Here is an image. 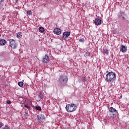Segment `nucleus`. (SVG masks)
Wrapping results in <instances>:
<instances>
[{"instance_id":"obj_17","label":"nucleus","mask_w":129,"mask_h":129,"mask_svg":"<svg viewBox=\"0 0 129 129\" xmlns=\"http://www.w3.org/2000/svg\"><path fill=\"white\" fill-rule=\"evenodd\" d=\"M108 53H109V52L108 51V50L107 49L104 50V51H103L104 55H107V56H108Z\"/></svg>"},{"instance_id":"obj_19","label":"nucleus","mask_w":129,"mask_h":129,"mask_svg":"<svg viewBox=\"0 0 129 129\" xmlns=\"http://www.w3.org/2000/svg\"><path fill=\"white\" fill-rule=\"evenodd\" d=\"M35 109L36 110H39V111H41L42 110V108H41V106H36Z\"/></svg>"},{"instance_id":"obj_16","label":"nucleus","mask_w":129,"mask_h":129,"mask_svg":"<svg viewBox=\"0 0 129 129\" xmlns=\"http://www.w3.org/2000/svg\"><path fill=\"white\" fill-rule=\"evenodd\" d=\"M39 32L40 33H44L45 32V29L43 27H39Z\"/></svg>"},{"instance_id":"obj_5","label":"nucleus","mask_w":129,"mask_h":129,"mask_svg":"<svg viewBox=\"0 0 129 129\" xmlns=\"http://www.w3.org/2000/svg\"><path fill=\"white\" fill-rule=\"evenodd\" d=\"M118 17L119 19L122 20V21H125V20H126V14H125V13L122 11H120L119 12Z\"/></svg>"},{"instance_id":"obj_27","label":"nucleus","mask_w":129,"mask_h":129,"mask_svg":"<svg viewBox=\"0 0 129 129\" xmlns=\"http://www.w3.org/2000/svg\"><path fill=\"white\" fill-rule=\"evenodd\" d=\"M7 104H11V103H12V101H11L10 100H7Z\"/></svg>"},{"instance_id":"obj_4","label":"nucleus","mask_w":129,"mask_h":129,"mask_svg":"<svg viewBox=\"0 0 129 129\" xmlns=\"http://www.w3.org/2000/svg\"><path fill=\"white\" fill-rule=\"evenodd\" d=\"M9 42H10V44H9L10 47H11L12 49H16V48H17V45L18 44H17V43H16V40L10 39L9 40Z\"/></svg>"},{"instance_id":"obj_26","label":"nucleus","mask_w":129,"mask_h":129,"mask_svg":"<svg viewBox=\"0 0 129 129\" xmlns=\"http://www.w3.org/2000/svg\"><path fill=\"white\" fill-rule=\"evenodd\" d=\"M4 55H5V53H4V52H1L0 53V56L1 57H4Z\"/></svg>"},{"instance_id":"obj_6","label":"nucleus","mask_w":129,"mask_h":129,"mask_svg":"<svg viewBox=\"0 0 129 129\" xmlns=\"http://www.w3.org/2000/svg\"><path fill=\"white\" fill-rule=\"evenodd\" d=\"M50 61V57L47 55V54H45L44 56L43 57L42 59V63H48Z\"/></svg>"},{"instance_id":"obj_25","label":"nucleus","mask_w":129,"mask_h":129,"mask_svg":"<svg viewBox=\"0 0 129 129\" xmlns=\"http://www.w3.org/2000/svg\"><path fill=\"white\" fill-rule=\"evenodd\" d=\"M79 42H81L82 43H83V42H84V41H85V39H84V38H81L80 39H79Z\"/></svg>"},{"instance_id":"obj_24","label":"nucleus","mask_w":129,"mask_h":129,"mask_svg":"<svg viewBox=\"0 0 129 129\" xmlns=\"http://www.w3.org/2000/svg\"><path fill=\"white\" fill-rule=\"evenodd\" d=\"M21 32H20V33H18V34H17V37H18V38H22V35H21Z\"/></svg>"},{"instance_id":"obj_32","label":"nucleus","mask_w":129,"mask_h":129,"mask_svg":"<svg viewBox=\"0 0 129 129\" xmlns=\"http://www.w3.org/2000/svg\"><path fill=\"white\" fill-rule=\"evenodd\" d=\"M0 37H1V34H0Z\"/></svg>"},{"instance_id":"obj_1","label":"nucleus","mask_w":129,"mask_h":129,"mask_svg":"<svg viewBox=\"0 0 129 129\" xmlns=\"http://www.w3.org/2000/svg\"><path fill=\"white\" fill-rule=\"evenodd\" d=\"M116 79V75L113 72H110L107 73L105 77V81L107 82H113Z\"/></svg>"},{"instance_id":"obj_14","label":"nucleus","mask_w":129,"mask_h":129,"mask_svg":"<svg viewBox=\"0 0 129 129\" xmlns=\"http://www.w3.org/2000/svg\"><path fill=\"white\" fill-rule=\"evenodd\" d=\"M7 44V41L5 39H0V46H5Z\"/></svg>"},{"instance_id":"obj_20","label":"nucleus","mask_w":129,"mask_h":129,"mask_svg":"<svg viewBox=\"0 0 129 129\" xmlns=\"http://www.w3.org/2000/svg\"><path fill=\"white\" fill-rule=\"evenodd\" d=\"M3 129H11V127L9 125H6Z\"/></svg>"},{"instance_id":"obj_28","label":"nucleus","mask_w":129,"mask_h":129,"mask_svg":"<svg viewBox=\"0 0 129 129\" xmlns=\"http://www.w3.org/2000/svg\"><path fill=\"white\" fill-rule=\"evenodd\" d=\"M24 115L25 116H28L29 115V113L28 112H25V114H24Z\"/></svg>"},{"instance_id":"obj_3","label":"nucleus","mask_w":129,"mask_h":129,"mask_svg":"<svg viewBox=\"0 0 129 129\" xmlns=\"http://www.w3.org/2000/svg\"><path fill=\"white\" fill-rule=\"evenodd\" d=\"M76 108H77V106H76V104L74 103L68 104L66 107V109L68 112L75 111V110H76Z\"/></svg>"},{"instance_id":"obj_13","label":"nucleus","mask_w":129,"mask_h":129,"mask_svg":"<svg viewBox=\"0 0 129 129\" xmlns=\"http://www.w3.org/2000/svg\"><path fill=\"white\" fill-rule=\"evenodd\" d=\"M37 119L39 122H43L44 120H45V117H42L41 116H39V115H37Z\"/></svg>"},{"instance_id":"obj_21","label":"nucleus","mask_w":129,"mask_h":129,"mask_svg":"<svg viewBox=\"0 0 129 129\" xmlns=\"http://www.w3.org/2000/svg\"><path fill=\"white\" fill-rule=\"evenodd\" d=\"M24 107H26V108H27V109H31V107L27 104H25Z\"/></svg>"},{"instance_id":"obj_22","label":"nucleus","mask_w":129,"mask_h":129,"mask_svg":"<svg viewBox=\"0 0 129 129\" xmlns=\"http://www.w3.org/2000/svg\"><path fill=\"white\" fill-rule=\"evenodd\" d=\"M85 55L87 57H89L90 56V52L87 51L86 52Z\"/></svg>"},{"instance_id":"obj_2","label":"nucleus","mask_w":129,"mask_h":129,"mask_svg":"<svg viewBox=\"0 0 129 129\" xmlns=\"http://www.w3.org/2000/svg\"><path fill=\"white\" fill-rule=\"evenodd\" d=\"M58 82L60 86H66L68 82V77L65 75L60 76L58 80Z\"/></svg>"},{"instance_id":"obj_8","label":"nucleus","mask_w":129,"mask_h":129,"mask_svg":"<svg viewBox=\"0 0 129 129\" xmlns=\"http://www.w3.org/2000/svg\"><path fill=\"white\" fill-rule=\"evenodd\" d=\"M120 51L122 53H125V52L127 51V47L123 45H121Z\"/></svg>"},{"instance_id":"obj_11","label":"nucleus","mask_w":129,"mask_h":129,"mask_svg":"<svg viewBox=\"0 0 129 129\" xmlns=\"http://www.w3.org/2000/svg\"><path fill=\"white\" fill-rule=\"evenodd\" d=\"M123 27H124V28H128V24H129V21L128 20H125L124 21H123Z\"/></svg>"},{"instance_id":"obj_15","label":"nucleus","mask_w":129,"mask_h":129,"mask_svg":"<svg viewBox=\"0 0 129 129\" xmlns=\"http://www.w3.org/2000/svg\"><path fill=\"white\" fill-rule=\"evenodd\" d=\"M38 101H41L42 100V99L43 98V94H42V92H40L39 94H38Z\"/></svg>"},{"instance_id":"obj_18","label":"nucleus","mask_w":129,"mask_h":129,"mask_svg":"<svg viewBox=\"0 0 129 129\" xmlns=\"http://www.w3.org/2000/svg\"><path fill=\"white\" fill-rule=\"evenodd\" d=\"M18 84L19 86H20V87H23V86H24V82H19Z\"/></svg>"},{"instance_id":"obj_12","label":"nucleus","mask_w":129,"mask_h":129,"mask_svg":"<svg viewBox=\"0 0 129 129\" xmlns=\"http://www.w3.org/2000/svg\"><path fill=\"white\" fill-rule=\"evenodd\" d=\"M109 111H110V112H112L113 114V115H114L115 114V113H116V112H117V111H116V109H115V108L112 107H110V108L109 109Z\"/></svg>"},{"instance_id":"obj_10","label":"nucleus","mask_w":129,"mask_h":129,"mask_svg":"<svg viewBox=\"0 0 129 129\" xmlns=\"http://www.w3.org/2000/svg\"><path fill=\"white\" fill-rule=\"evenodd\" d=\"M94 23L96 26H99L100 25H101V20L98 18H96Z\"/></svg>"},{"instance_id":"obj_23","label":"nucleus","mask_w":129,"mask_h":129,"mask_svg":"<svg viewBox=\"0 0 129 129\" xmlns=\"http://www.w3.org/2000/svg\"><path fill=\"white\" fill-rule=\"evenodd\" d=\"M27 15H29V16H30V15H32V11H27Z\"/></svg>"},{"instance_id":"obj_29","label":"nucleus","mask_w":129,"mask_h":129,"mask_svg":"<svg viewBox=\"0 0 129 129\" xmlns=\"http://www.w3.org/2000/svg\"><path fill=\"white\" fill-rule=\"evenodd\" d=\"M2 126H4V123H2V122L0 121V128H1Z\"/></svg>"},{"instance_id":"obj_7","label":"nucleus","mask_w":129,"mask_h":129,"mask_svg":"<svg viewBox=\"0 0 129 129\" xmlns=\"http://www.w3.org/2000/svg\"><path fill=\"white\" fill-rule=\"evenodd\" d=\"M69 36H70V32L69 31H65L62 34L63 39H66V38H68Z\"/></svg>"},{"instance_id":"obj_30","label":"nucleus","mask_w":129,"mask_h":129,"mask_svg":"<svg viewBox=\"0 0 129 129\" xmlns=\"http://www.w3.org/2000/svg\"><path fill=\"white\" fill-rule=\"evenodd\" d=\"M83 81L84 82H85V81H86V78H84L83 79Z\"/></svg>"},{"instance_id":"obj_31","label":"nucleus","mask_w":129,"mask_h":129,"mask_svg":"<svg viewBox=\"0 0 129 129\" xmlns=\"http://www.w3.org/2000/svg\"><path fill=\"white\" fill-rule=\"evenodd\" d=\"M3 2H5V0H0V5L1 3H3Z\"/></svg>"},{"instance_id":"obj_9","label":"nucleus","mask_w":129,"mask_h":129,"mask_svg":"<svg viewBox=\"0 0 129 129\" xmlns=\"http://www.w3.org/2000/svg\"><path fill=\"white\" fill-rule=\"evenodd\" d=\"M61 29L60 28H55L53 30V33L55 35H60L61 34Z\"/></svg>"}]
</instances>
